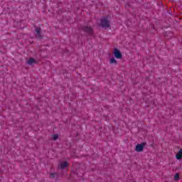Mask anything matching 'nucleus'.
<instances>
[{
  "instance_id": "nucleus-9",
  "label": "nucleus",
  "mask_w": 182,
  "mask_h": 182,
  "mask_svg": "<svg viewBox=\"0 0 182 182\" xmlns=\"http://www.w3.org/2000/svg\"><path fill=\"white\" fill-rule=\"evenodd\" d=\"M28 65H33V63H36V60H35V59H33V58H30L28 60Z\"/></svg>"
},
{
  "instance_id": "nucleus-11",
  "label": "nucleus",
  "mask_w": 182,
  "mask_h": 182,
  "mask_svg": "<svg viewBox=\"0 0 182 182\" xmlns=\"http://www.w3.org/2000/svg\"><path fill=\"white\" fill-rule=\"evenodd\" d=\"M58 139H59V135L58 134L53 135V140H58Z\"/></svg>"
},
{
  "instance_id": "nucleus-6",
  "label": "nucleus",
  "mask_w": 182,
  "mask_h": 182,
  "mask_svg": "<svg viewBox=\"0 0 182 182\" xmlns=\"http://www.w3.org/2000/svg\"><path fill=\"white\" fill-rule=\"evenodd\" d=\"M66 167H68V162H63L58 166V168H60L61 170H65Z\"/></svg>"
},
{
  "instance_id": "nucleus-12",
  "label": "nucleus",
  "mask_w": 182,
  "mask_h": 182,
  "mask_svg": "<svg viewBox=\"0 0 182 182\" xmlns=\"http://www.w3.org/2000/svg\"><path fill=\"white\" fill-rule=\"evenodd\" d=\"M56 176V173H50V178H55V177Z\"/></svg>"
},
{
  "instance_id": "nucleus-10",
  "label": "nucleus",
  "mask_w": 182,
  "mask_h": 182,
  "mask_svg": "<svg viewBox=\"0 0 182 182\" xmlns=\"http://www.w3.org/2000/svg\"><path fill=\"white\" fill-rule=\"evenodd\" d=\"M179 177H180V175H178V173H176L173 176V180H175V181H177Z\"/></svg>"
},
{
  "instance_id": "nucleus-8",
  "label": "nucleus",
  "mask_w": 182,
  "mask_h": 182,
  "mask_svg": "<svg viewBox=\"0 0 182 182\" xmlns=\"http://www.w3.org/2000/svg\"><path fill=\"white\" fill-rule=\"evenodd\" d=\"M110 65H117V60L114 58H112L109 60Z\"/></svg>"
},
{
  "instance_id": "nucleus-7",
  "label": "nucleus",
  "mask_w": 182,
  "mask_h": 182,
  "mask_svg": "<svg viewBox=\"0 0 182 182\" xmlns=\"http://www.w3.org/2000/svg\"><path fill=\"white\" fill-rule=\"evenodd\" d=\"M177 160H181L182 159V149H181L178 153L176 155Z\"/></svg>"
},
{
  "instance_id": "nucleus-4",
  "label": "nucleus",
  "mask_w": 182,
  "mask_h": 182,
  "mask_svg": "<svg viewBox=\"0 0 182 182\" xmlns=\"http://www.w3.org/2000/svg\"><path fill=\"white\" fill-rule=\"evenodd\" d=\"M113 55L116 58V59H122L123 58L122 52L117 48L114 49Z\"/></svg>"
},
{
  "instance_id": "nucleus-3",
  "label": "nucleus",
  "mask_w": 182,
  "mask_h": 182,
  "mask_svg": "<svg viewBox=\"0 0 182 182\" xmlns=\"http://www.w3.org/2000/svg\"><path fill=\"white\" fill-rule=\"evenodd\" d=\"M146 146V142H142L141 144H138L135 146V151H137L138 153H141V151H143L144 147Z\"/></svg>"
},
{
  "instance_id": "nucleus-1",
  "label": "nucleus",
  "mask_w": 182,
  "mask_h": 182,
  "mask_svg": "<svg viewBox=\"0 0 182 182\" xmlns=\"http://www.w3.org/2000/svg\"><path fill=\"white\" fill-rule=\"evenodd\" d=\"M34 35L37 41H42L43 39V34H42V29L41 27H36L34 31Z\"/></svg>"
},
{
  "instance_id": "nucleus-5",
  "label": "nucleus",
  "mask_w": 182,
  "mask_h": 182,
  "mask_svg": "<svg viewBox=\"0 0 182 182\" xmlns=\"http://www.w3.org/2000/svg\"><path fill=\"white\" fill-rule=\"evenodd\" d=\"M81 29L83 31V32H85V33H87L88 35H92L93 33V28H92V27L82 26Z\"/></svg>"
},
{
  "instance_id": "nucleus-2",
  "label": "nucleus",
  "mask_w": 182,
  "mask_h": 182,
  "mask_svg": "<svg viewBox=\"0 0 182 182\" xmlns=\"http://www.w3.org/2000/svg\"><path fill=\"white\" fill-rule=\"evenodd\" d=\"M100 21V26H102V28H105V29H107V28H110V21H109L107 17H104L101 18Z\"/></svg>"
}]
</instances>
